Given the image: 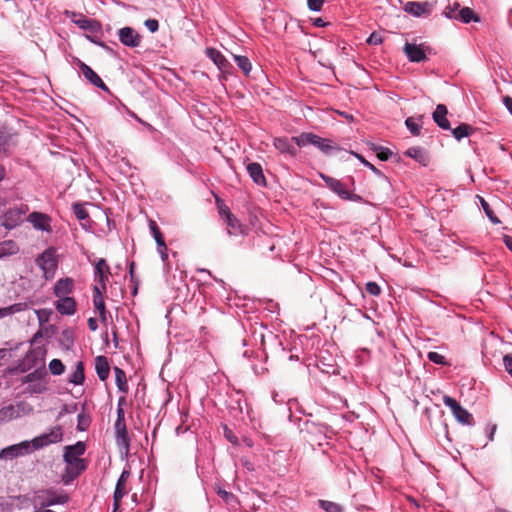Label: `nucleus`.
<instances>
[{
	"mask_svg": "<svg viewBox=\"0 0 512 512\" xmlns=\"http://www.w3.org/2000/svg\"><path fill=\"white\" fill-rule=\"evenodd\" d=\"M85 450L86 445L82 441H78L74 445L65 446L63 453V460L66 464L63 474L65 484L76 479L87 468L85 460L81 458Z\"/></svg>",
	"mask_w": 512,
	"mask_h": 512,
	"instance_id": "nucleus-1",
	"label": "nucleus"
},
{
	"mask_svg": "<svg viewBox=\"0 0 512 512\" xmlns=\"http://www.w3.org/2000/svg\"><path fill=\"white\" fill-rule=\"evenodd\" d=\"M69 500L68 495L54 489H42L35 493L32 498L34 509L47 508L55 505L66 504Z\"/></svg>",
	"mask_w": 512,
	"mask_h": 512,
	"instance_id": "nucleus-2",
	"label": "nucleus"
},
{
	"mask_svg": "<svg viewBox=\"0 0 512 512\" xmlns=\"http://www.w3.org/2000/svg\"><path fill=\"white\" fill-rule=\"evenodd\" d=\"M22 383L27 384L25 393L29 395L43 394L48 390L47 372L34 370L22 378Z\"/></svg>",
	"mask_w": 512,
	"mask_h": 512,
	"instance_id": "nucleus-3",
	"label": "nucleus"
},
{
	"mask_svg": "<svg viewBox=\"0 0 512 512\" xmlns=\"http://www.w3.org/2000/svg\"><path fill=\"white\" fill-rule=\"evenodd\" d=\"M32 412L33 407L25 401L8 404L0 408V424L29 415Z\"/></svg>",
	"mask_w": 512,
	"mask_h": 512,
	"instance_id": "nucleus-4",
	"label": "nucleus"
},
{
	"mask_svg": "<svg viewBox=\"0 0 512 512\" xmlns=\"http://www.w3.org/2000/svg\"><path fill=\"white\" fill-rule=\"evenodd\" d=\"M35 261L37 266L42 270L43 277L46 280L52 279L54 277L57 269V260L54 249H46L36 258Z\"/></svg>",
	"mask_w": 512,
	"mask_h": 512,
	"instance_id": "nucleus-5",
	"label": "nucleus"
},
{
	"mask_svg": "<svg viewBox=\"0 0 512 512\" xmlns=\"http://www.w3.org/2000/svg\"><path fill=\"white\" fill-rule=\"evenodd\" d=\"M63 439V430L59 425L51 427L47 432L35 437L30 442L33 445V450L42 449L48 445L61 442Z\"/></svg>",
	"mask_w": 512,
	"mask_h": 512,
	"instance_id": "nucleus-6",
	"label": "nucleus"
},
{
	"mask_svg": "<svg viewBox=\"0 0 512 512\" xmlns=\"http://www.w3.org/2000/svg\"><path fill=\"white\" fill-rule=\"evenodd\" d=\"M320 177L325 182L327 187L331 189L335 194H337L341 199L351 201H359L361 199L360 196L351 193L342 181L327 176L323 173H320Z\"/></svg>",
	"mask_w": 512,
	"mask_h": 512,
	"instance_id": "nucleus-7",
	"label": "nucleus"
},
{
	"mask_svg": "<svg viewBox=\"0 0 512 512\" xmlns=\"http://www.w3.org/2000/svg\"><path fill=\"white\" fill-rule=\"evenodd\" d=\"M28 206L21 205L6 211L1 217V225L7 230H12L23 222V216L28 212Z\"/></svg>",
	"mask_w": 512,
	"mask_h": 512,
	"instance_id": "nucleus-8",
	"label": "nucleus"
},
{
	"mask_svg": "<svg viewBox=\"0 0 512 512\" xmlns=\"http://www.w3.org/2000/svg\"><path fill=\"white\" fill-rule=\"evenodd\" d=\"M34 452L33 445L30 441H22L18 444H14L3 448L0 451V459L2 460H12L14 458L24 456Z\"/></svg>",
	"mask_w": 512,
	"mask_h": 512,
	"instance_id": "nucleus-9",
	"label": "nucleus"
},
{
	"mask_svg": "<svg viewBox=\"0 0 512 512\" xmlns=\"http://www.w3.org/2000/svg\"><path fill=\"white\" fill-rule=\"evenodd\" d=\"M443 403L451 409L453 416L457 419L458 422L466 425L472 424V415L465 408H463L457 400L445 395L443 397Z\"/></svg>",
	"mask_w": 512,
	"mask_h": 512,
	"instance_id": "nucleus-10",
	"label": "nucleus"
},
{
	"mask_svg": "<svg viewBox=\"0 0 512 512\" xmlns=\"http://www.w3.org/2000/svg\"><path fill=\"white\" fill-rule=\"evenodd\" d=\"M433 5L428 2L409 1L404 6V11L415 17L427 16L432 12Z\"/></svg>",
	"mask_w": 512,
	"mask_h": 512,
	"instance_id": "nucleus-11",
	"label": "nucleus"
},
{
	"mask_svg": "<svg viewBox=\"0 0 512 512\" xmlns=\"http://www.w3.org/2000/svg\"><path fill=\"white\" fill-rule=\"evenodd\" d=\"M110 274V268L105 259L100 258L94 265V279L103 290H106V283Z\"/></svg>",
	"mask_w": 512,
	"mask_h": 512,
	"instance_id": "nucleus-12",
	"label": "nucleus"
},
{
	"mask_svg": "<svg viewBox=\"0 0 512 512\" xmlns=\"http://www.w3.org/2000/svg\"><path fill=\"white\" fill-rule=\"evenodd\" d=\"M77 64L79 66V69L81 70L84 78L90 82L92 85L104 90V91H107L108 88L107 86L105 85V83L102 81V79L99 77V75L93 71V69L88 66L87 64H85L84 62H82L81 60H77Z\"/></svg>",
	"mask_w": 512,
	"mask_h": 512,
	"instance_id": "nucleus-13",
	"label": "nucleus"
},
{
	"mask_svg": "<svg viewBox=\"0 0 512 512\" xmlns=\"http://www.w3.org/2000/svg\"><path fill=\"white\" fill-rule=\"evenodd\" d=\"M27 221L32 224L36 230L50 232L51 231V218L41 212H32L28 215Z\"/></svg>",
	"mask_w": 512,
	"mask_h": 512,
	"instance_id": "nucleus-14",
	"label": "nucleus"
},
{
	"mask_svg": "<svg viewBox=\"0 0 512 512\" xmlns=\"http://www.w3.org/2000/svg\"><path fill=\"white\" fill-rule=\"evenodd\" d=\"M120 42L127 47H137L140 44L139 34L131 27L121 28L118 32Z\"/></svg>",
	"mask_w": 512,
	"mask_h": 512,
	"instance_id": "nucleus-15",
	"label": "nucleus"
},
{
	"mask_svg": "<svg viewBox=\"0 0 512 512\" xmlns=\"http://www.w3.org/2000/svg\"><path fill=\"white\" fill-rule=\"evenodd\" d=\"M404 52L411 62H422L426 60V52L422 44L406 43Z\"/></svg>",
	"mask_w": 512,
	"mask_h": 512,
	"instance_id": "nucleus-16",
	"label": "nucleus"
},
{
	"mask_svg": "<svg viewBox=\"0 0 512 512\" xmlns=\"http://www.w3.org/2000/svg\"><path fill=\"white\" fill-rule=\"evenodd\" d=\"M72 22L77 25L80 29L95 33L99 30L100 25L95 20L89 19L82 14H76L72 12Z\"/></svg>",
	"mask_w": 512,
	"mask_h": 512,
	"instance_id": "nucleus-17",
	"label": "nucleus"
},
{
	"mask_svg": "<svg viewBox=\"0 0 512 512\" xmlns=\"http://www.w3.org/2000/svg\"><path fill=\"white\" fill-rule=\"evenodd\" d=\"M55 308L59 314L71 316L76 312V301L70 296L58 298Z\"/></svg>",
	"mask_w": 512,
	"mask_h": 512,
	"instance_id": "nucleus-18",
	"label": "nucleus"
},
{
	"mask_svg": "<svg viewBox=\"0 0 512 512\" xmlns=\"http://www.w3.org/2000/svg\"><path fill=\"white\" fill-rule=\"evenodd\" d=\"M74 288V281L71 278L59 279L53 288V293L57 298L68 297Z\"/></svg>",
	"mask_w": 512,
	"mask_h": 512,
	"instance_id": "nucleus-19",
	"label": "nucleus"
},
{
	"mask_svg": "<svg viewBox=\"0 0 512 512\" xmlns=\"http://www.w3.org/2000/svg\"><path fill=\"white\" fill-rule=\"evenodd\" d=\"M274 147L283 154H288L292 157L297 155V148L293 144L292 138L276 137L273 140Z\"/></svg>",
	"mask_w": 512,
	"mask_h": 512,
	"instance_id": "nucleus-20",
	"label": "nucleus"
},
{
	"mask_svg": "<svg viewBox=\"0 0 512 512\" xmlns=\"http://www.w3.org/2000/svg\"><path fill=\"white\" fill-rule=\"evenodd\" d=\"M205 54L221 71L227 70L230 66V63L225 58V56L219 50L213 47H207Z\"/></svg>",
	"mask_w": 512,
	"mask_h": 512,
	"instance_id": "nucleus-21",
	"label": "nucleus"
},
{
	"mask_svg": "<svg viewBox=\"0 0 512 512\" xmlns=\"http://www.w3.org/2000/svg\"><path fill=\"white\" fill-rule=\"evenodd\" d=\"M130 476V471L124 469L116 483L115 491H114V502L117 506L121 499L127 494L126 482Z\"/></svg>",
	"mask_w": 512,
	"mask_h": 512,
	"instance_id": "nucleus-22",
	"label": "nucleus"
},
{
	"mask_svg": "<svg viewBox=\"0 0 512 512\" xmlns=\"http://www.w3.org/2000/svg\"><path fill=\"white\" fill-rule=\"evenodd\" d=\"M447 113L448 110L446 106L443 104H438L432 115L435 123L444 130L451 129L450 122L446 118Z\"/></svg>",
	"mask_w": 512,
	"mask_h": 512,
	"instance_id": "nucleus-23",
	"label": "nucleus"
},
{
	"mask_svg": "<svg viewBox=\"0 0 512 512\" xmlns=\"http://www.w3.org/2000/svg\"><path fill=\"white\" fill-rule=\"evenodd\" d=\"M247 172L256 184L262 185V186L266 185V179L263 174V169L259 163H256V162L249 163L247 165Z\"/></svg>",
	"mask_w": 512,
	"mask_h": 512,
	"instance_id": "nucleus-24",
	"label": "nucleus"
},
{
	"mask_svg": "<svg viewBox=\"0 0 512 512\" xmlns=\"http://www.w3.org/2000/svg\"><path fill=\"white\" fill-rule=\"evenodd\" d=\"M313 146L317 147L320 151L325 154H331L334 150H338V148L333 144L330 139L322 138L313 133Z\"/></svg>",
	"mask_w": 512,
	"mask_h": 512,
	"instance_id": "nucleus-25",
	"label": "nucleus"
},
{
	"mask_svg": "<svg viewBox=\"0 0 512 512\" xmlns=\"http://www.w3.org/2000/svg\"><path fill=\"white\" fill-rule=\"evenodd\" d=\"M95 370L101 381H105L110 372V367L105 356H98L95 359Z\"/></svg>",
	"mask_w": 512,
	"mask_h": 512,
	"instance_id": "nucleus-26",
	"label": "nucleus"
},
{
	"mask_svg": "<svg viewBox=\"0 0 512 512\" xmlns=\"http://www.w3.org/2000/svg\"><path fill=\"white\" fill-rule=\"evenodd\" d=\"M225 221L227 224L228 233L230 235L237 236L244 233L243 225L230 212H227Z\"/></svg>",
	"mask_w": 512,
	"mask_h": 512,
	"instance_id": "nucleus-27",
	"label": "nucleus"
},
{
	"mask_svg": "<svg viewBox=\"0 0 512 512\" xmlns=\"http://www.w3.org/2000/svg\"><path fill=\"white\" fill-rule=\"evenodd\" d=\"M116 442L117 445L125 451V454L129 451L130 438L126 426L121 428H115Z\"/></svg>",
	"mask_w": 512,
	"mask_h": 512,
	"instance_id": "nucleus-28",
	"label": "nucleus"
},
{
	"mask_svg": "<svg viewBox=\"0 0 512 512\" xmlns=\"http://www.w3.org/2000/svg\"><path fill=\"white\" fill-rule=\"evenodd\" d=\"M405 155L414 159L422 165H426L428 161L426 151L421 147H411L406 150Z\"/></svg>",
	"mask_w": 512,
	"mask_h": 512,
	"instance_id": "nucleus-29",
	"label": "nucleus"
},
{
	"mask_svg": "<svg viewBox=\"0 0 512 512\" xmlns=\"http://www.w3.org/2000/svg\"><path fill=\"white\" fill-rule=\"evenodd\" d=\"M19 252L18 244L13 240L0 242V258L12 256Z\"/></svg>",
	"mask_w": 512,
	"mask_h": 512,
	"instance_id": "nucleus-30",
	"label": "nucleus"
},
{
	"mask_svg": "<svg viewBox=\"0 0 512 512\" xmlns=\"http://www.w3.org/2000/svg\"><path fill=\"white\" fill-rule=\"evenodd\" d=\"M85 380L84 366L82 362H77L74 371L69 375L68 381L74 385H81Z\"/></svg>",
	"mask_w": 512,
	"mask_h": 512,
	"instance_id": "nucleus-31",
	"label": "nucleus"
},
{
	"mask_svg": "<svg viewBox=\"0 0 512 512\" xmlns=\"http://www.w3.org/2000/svg\"><path fill=\"white\" fill-rule=\"evenodd\" d=\"M422 116L415 118V117H408L405 120V125L407 129L410 131V133L414 136H419L421 133L422 128Z\"/></svg>",
	"mask_w": 512,
	"mask_h": 512,
	"instance_id": "nucleus-32",
	"label": "nucleus"
},
{
	"mask_svg": "<svg viewBox=\"0 0 512 512\" xmlns=\"http://www.w3.org/2000/svg\"><path fill=\"white\" fill-rule=\"evenodd\" d=\"M26 309H27V304L22 303V302L14 303L10 306L0 308V319L10 316V315H13V314H16V313H19V312H22Z\"/></svg>",
	"mask_w": 512,
	"mask_h": 512,
	"instance_id": "nucleus-33",
	"label": "nucleus"
},
{
	"mask_svg": "<svg viewBox=\"0 0 512 512\" xmlns=\"http://www.w3.org/2000/svg\"><path fill=\"white\" fill-rule=\"evenodd\" d=\"M105 291L100 286H94L93 288V305L97 311L106 309L103 297Z\"/></svg>",
	"mask_w": 512,
	"mask_h": 512,
	"instance_id": "nucleus-34",
	"label": "nucleus"
},
{
	"mask_svg": "<svg viewBox=\"0 0 512 512\" xmlns=\"http://www.w3.org/2000/svg\"><path fill=\"white\" fill-rule=\"evenodd\" d=\"M114 372H115V381H116V385H117L118 389L121 392L126 393L128 391V385H127V379H126L125 372L122 369H120L119 367H114Z\"/></svg>",
	"mask_w": 512,
	"mask_h": 512,
	"instance_id": "nucleus-35",
	"label": "nucleus"
},
{
	"mask_svg": "<svg viewBox=\"0 0 512 512\" xmlns=\"http://www.w3.org/2000/svg\"><path fill=\"white\" fill-rule=\"evenodd\" d=\"M233 58L241 71L248 76L252 70V64L248 57L233 54Z\"/></svg>",
	"mask_w": 512,
	"mask_h": 512,
	"instance_id": "nucleus-36",
	"label": "nucleus"
},
{
	"mask_svg": "<svg viewBox=\"0 0 512 512\" xmlns=\"http://www.w3.org/2000/svg\"><path fill=\"white\" fill-rule=\"evenodd\" d=\"M473 131L474 129L470 125L462 123L452 130V134L457 140H461L462 138L471 135Z\"/></svg>",
	"mask_w": 512,
	"mask_h": 512,
	"instance_id": "nucleus-37",
	"label": "nucleus"
},
{
	"mask_svg": "<svg viewBox=\"0 0 512 512\" xmlns=\"http://www.w3.org/2000/svg\"><path fill=\"white\" fill-rule=\"evenodd\" d=\"M312 140H313V133H311V132H304L298 136L292 137V141L298 147H305L307 145H311Z\"/></svg>",
	"mask_w": 512,
	"mask_h": 512,
	"instance_id": "nucleus-38",
	"label": "nucleus"
},
{
	"mask_svg": "<svg viewBox=\"0 0 512 512\" xmlns=\"http://www.w3.org/2000/svg\"><path fill=\"white\" fill-rule=\"evenodd\" d=\"M125 402V397H120L117 405V418L115 421V428H121L126 426L125 423V412L122 404Z\"/></svg>",
	"mask_w": 512,
	"mask_h": 512,
	"instance_id": "nucleus-39",
	"label": "nucleus"
},
{
	"mask_svg": "<svg viewBox=\"0 0 512 512\" xmlns=\"http://www.w3.org/2000/svg\"><path fill=\"white\" fill-rule=\"evenodd\" d=\"M149 227H150V231L152 233V236H153L157 246L164 247L165 240H164L163 235L160 232L156 222L155 221H150L149 222Z\"/></svg>",
	"mask_w": 512,
	"mask_h": 512,
	"instance_id": "nucleus-40",
	"label": "nucleus"
},
{
	"mask_svg": "<svg viewBox=\"0 0 512 512\" xmlns=\"http://www.w3.org/2000/svg\"><path fill=\"white\" fill-rule=\"evenodd\" d=\"M319 506L326 512H343V508L338 503L328 501V500H319Z\"/></svg>",
	"mask_w": 512,
	"mask_h": 512,
	"instance_id": "nucleus-41",
	"label": "nucleus"
},
{
	"mask_svg": "<svg viewBox=\"0 0 512 512\" xmlns=\"http://www.w3.org/2000/svg\"><path fill=\"white\" fill-rule=\"evenodd\" d=\"M459 19L464 23H469L471 21H478L475 13L469 7H464L459 11L458 14Z\"/></svg>",
	"mask_w": 512,
	"mask_h": 512,
	"instance_id": "nucleus-42",
	"label": "nucleus"
},
{
	"mask_svg": "<svg viewBox=\"0 0 512 512\" xmlns=\"http://www.w3.org/2000/svg\"><path fill=\"white\" fill-rule=\"evenodd\" d=\"M49 370H50L51 374L58 376V375H61V374L64 373L65 366H64V364L62 363L61 360H59V359H52L49 362Z\"/></svg>",
	"mask_w": 512,
	"mask_h": 512,
	"instance_id": "nucleus-43",
	"label": "nucleus"
},
{
	"mask_svg": "<svg viewBox=\"0 0 512 512\" xmlns=\"http://www.w3.org/2000/svg\"><path fill=\"white\" fill-rule=\"evenodd\" d=\"M217 494L228 505H234L238 503L237 497L231 492L219 488L217 490Z\"/></svg>",
	"mask_w": 512,
	"mask_h": 512,
	"instance_id": "nucleus-44",
	"label": "nucleus"
},
{
	"mask_svg": "<svg viewBox=\"0 0 512 512\" xmlns=\"http://www.w3.org/2000/svg\"><path fill=\"white\" fill-rule=\"evenodd\" d=\"M35 314L37 316L39 323L44 324L50 320L51 315L53 314V311L49 308H43V309L35 310Z\"/></svg>",
	"mask_w": 512,
	"mask_h": 512,
	"instance_id": "nucleus-45",
	"label": "nucleus"
},
{
	"mask_svg": "<svg viewBox=\"0 0 512 512\" xmlns=\"http://www.w3.org/2000/svg\"><path fill=\"white\" fill-rule=\"evenodd\" d=\"M351 154L357 158L365 167L369 168L375 175L382 176V172L377 169L373 164H371L369 161H367L361 154H358L356 152H351Z\"/></svg>",
	"mask_w": 512,
	"mask_h": 512,
	"instance_id": "nucleus-46",
	"label": "nucleus"
},
{
	"mask_svg": "<svg viewBox=\"0 0 512 512\" xmlns=\"http://www.w3.org/2000/svg\"><path fill=\"white\" fill-rule=\"evenodd\" d=\"M373 151L376 152L377 157L382 161H387L391 155L392 152L385 147L373 145Z\"/></svg>",
	"mask_w": 512,
	"mask_h": 512,
	"instance_id": "nucleus-47",
	"label": "nucleus"
},
{
	"mask_svg": "<svg viewBox=\"0 0 512 512\" xmlns=\"http://www.w3.org/2000/svg\"><path fill=\"white\" fill-rule=\"evenodd\" d=\"M72 209H73L74 215L76 216V218L78 220H85L89 216L87 210L85 209V207L82 204L75 203V204H73Z\"/></svg>",
	"mask_w": 512,
	"mask_h": 512,
	"instance_id": "nucleus-48",
	"label": "nucleus"
},
{
	"mask_svg": "<svg viewBox=\"0 0 512 512\" xmlns=\"http://www.w3.org/2000/svg\"><path fill=\"white\" fill-rule=\"evenodd\" d=\"M90 425V417L84 413H80L77 416V429L79 431H85Z\"/></svg>",
	"mask_w": 512,
	"mask_h": 512,
	"instance_id": "nucleus-49",
	"label": "nucleus"
},
{
	"mask_svg": "<svg viewBox=\"0 0 512 512\" xmlns=\"http://www.w3.org/2000/svg\"><path fill=\"white\" fill-rule=\"evenodd\" d=\"M481 205H482V208L485 212V214L487 215V217L490 219V221L494 224H498L500 223V220L498 219V217H496L492 211V209L490 208L489 204L483 199L481 198Z\"/></svg>",
	"mask_w": 512,
	"mask_h": 512,
	"instance_id": "nucleus-50",
	"label": "nucleus"
},
{
	"mask_svg": "<svg viewBox=\"0 0 512 512\" xmlns=\"http://www.w3.org/2000/svg\"><path fill=\"white\" fill-rule=\"evenodd\" d=\"M427 358L431 362L438 364V365H447L448 364L443 355H441L440 353L434 352V351L428 352Z\"/></svg>",
	"mask_w": 512,
	"mask_h": 512,
	"instance_id": "nucleus-51",
	"label": "nucleus"
},
{
	"mask_svg": "<svg viewBox=\"0 0 512 512\" xmlns=\"http://www.w3.org/2000/svg\"><path fill=\"white\" fill-rule=\"evenodd\" d=\"M325 0H307V6L309 10L319 12L322 10Z\"/></svg>",
	"mask_w": 512,
	"mask_h": 512,
	"instance_id": "nucleus-52",
	"label": "nucleus"
},
{
	"mask_svg": "<svg viewBox=\"0 0 512 512\" xmlns=\"http://www.w3.org/2000/svg\"><path fill=\"white\" fill-rule=\"evenodd\" d=\"M366 291L373 296H378L381 293V288L376 282H368L366 284Z\"/></svg>",
	"mask_w": 512,
	"mask_h": 512,
	"instance_id": "nucleus-53",
	"label": "nucleus"
},
{
	"mask_svg": "<svg viewBox=\"0 0 512 512\" xmlns=\"http://www.w3.org/2000/svg\"><path fill=\"white\" fill-rule=\"evenodd\" d=\"M383 42L381 34L373 32L367 39L369 45H380Z\"/></svg>",
	"mask_w": 512,
	"mask_h": 512,
	"instance_id": "nucleus-54",
	"label": "nucleus"
},
{
	"mask_svg": "<svg viewBox=\"0 0 512 512\" xmlns=\"http://www.w3.org/2000/svg\"><path fill=\"white\" fill-rule=\"evenodd\" d=\"M503 364L507 373L512 377V353L504 355Z\"/></svg>",
	"mask_w": 512,
	"mask_h": 512,
	"instance_id": "nucleus-55",
	"label": "nucleus"
},
{
	"mask_svg": "<svg viewBox=\"0 0 512 512\" xmlns=\"http://www.w3.org/2000/svg\"><path fill=\"white\" fill-rule=\"evenodd\" d=\"M144 24L147 27V29L152 33L156 32L159 28V23L155 19H147Z\"/></svg>",
	"mask_w": 512,
	"mask_h": 512,
	"instance_id": "nucleus-56",
	"label": "nucleus"
},
{
	"mask_svg": "<svg viewBox=\"0 0 512 512\" xmlns=\"http://www.w3.org/2000/svg\"><path fill=\"white\" fill-rule=\"evenodd\" d=\"M167 250H168V248H167V245L165 242H164V247L157 246V251L160 254L161 260L163 262H166L168 259Z\"/></svg>",
	"mask_w": 512,
	"mask_h": 512,
	"instance_id": "nucleus-57",
	"label": "nucleus"
},
{
	"mask_svg": "<svg viewBox=\"0 0 512 512\" xmlns=\"http://www.w3.org/2000/svg\"><path fill=\"white\" fill-rule=\"evenodd\" d=\"M503 104L507 108V110L512 114V97L505 96L503 98Z\"/></svg>",
	"mask_w": 512,
	"mask_h": 512,
	"instance_id": "nucleus-58",
	"label": "nucleus"
},
{
	"mask_svg": "<svg viewBox=\"0 0 512 512\" xmlns=\"http://www.w3.org/2000/svg\"><path fill=\"white\" fill-rule=\"evenodd\" d=\"M88 327L91 331H96L98 329L97 320L93 317L88 319Z\"/></svg>",
	"mask_w": 512,
	"mask_h": 512,
	"instance_id": "nucleus-59",
	"label": "nucleus"
},
{
	"mask_svg": "<svg viewBox=\"0 0 512 512\" xmlns=\"http://www.w3.org/2000/svg\"><path fill=\"white\" fill-rule=\"evenodd\" d=\"M503 242L506 245V247L512 252V237L509 235H504Z\"/></svg>",
	"mask_w": 512,
	"mask_h": 512,
	"instance_id": "nucleus-60",
	"label": "nucleus"
},
{
	"mask_svg": "<svg viewBox=\"0 0 512 512\" xmlns=\"http://www.w3.org/2000/svg\"><path fill=\"white\" fill-rule=\"evenodd\" d=\"M488 439L490 441H493L494 439V434H495V431H496V425H492L490 427H488Z\"/></svg>",
	"mask_w": 512,
	"mask_h": 512,
	"instance_id": "nucleus-61",
	"label": "nucleus"
},
{
	"mask_svg": "<svg viewBox=\"0 0 512 512\" xmlns=\"http://www.w3.org/2000/svg\"><path fill=\"white\" fill-rule=\"evenodd\" d=\"M98 313H99L101 321L105 323L107 321V316H106L107 311H106V309L99 310Z\"/></svg>",
	"mask_w": 512,
	"mask_h": 512,
	"instance_id": "nucleus-62",
	"label": "nucleus"
},
{
	"mask_svg": "<svg viewBox=\"0 0 512 512\" xmlns=\"http://www.w3.org/2000/svg\"><path fill=\"white\" fill-rule=\"evenodd\" d=\"M314 25L316 27H324L325 26V22L321 18H317L314 21Z\"/></svg>",
	"mask_w": 512,
	"mask_h": 512,
	"instance_id": "nucleus-63",
	"label": "nucleus"
},
{
	"mask_svg": "<svg viewBox=\"0 0 512 512\" xmlns=\"http://www.w3.org/2000/svg\"><path fill=\"white\" fill-rule=\"evenodd\" d=\"M33 512H56V511L46 509V508H37V509H34Z\"/></svg>",
	"mask_w": 512,
	"mask_h": 512,
	"instance_id": "nucleus-64",
	"label": "nucleus"
}]
</instances>
